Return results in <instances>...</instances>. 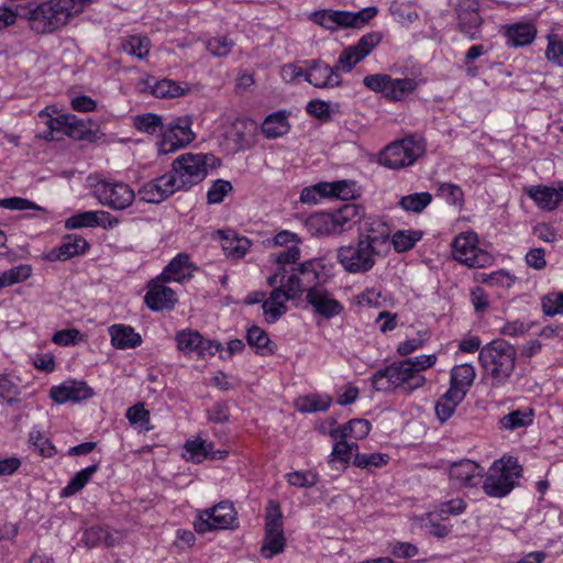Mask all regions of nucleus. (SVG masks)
Returning <instances> with one entry per match:
<instances>
[{"instance_id": "obj_1", "label": "nucleus", "mask_w": 563, "mask_h": 563, "mask_svg": "<svg viewBox=\"0 0 563 563\" xmlns=\"http://www.w3.org/2000/svg\"><path fill=\"white\" fill-rule=\"evenodd\" d=\"M221 165V159L211 153H185L172 164V170L139 189L140 199L148 203H159L179 190H189L201 183L209 168Z\"/></svg>"}, {"instance_id": "obj_2", "label": "nucleus", "mask_w": 563, "mask_h": 563, "mask_svg": "<svg viewBox=\"0 0 563 563\" xmlns=\"http://www.w3.org/2000/svg\"><path fill=\"white\" fill-rule=\"evenodd\" d=\"M516 360V349L503 339L493 340L481 349L478 361L490 388L499 389L508 383Z\"/></svg>"}, {"instance_id": "obj_3", "label": "nucleus", "mask_w": 563, "mask_h": 563, "mask_svg": "<svg viewBox=\"0 0 563 563\" xmlns=\"http://www.w3.org/2000/svg\"><path fill=\"white\" fill-rule=\"evenodd\" d=\"M92 0H51L37 4L33 31L48 34L66 25L69 20L81 13L85 5Z\"/></svg>"}, {"instance_id": "obj_4", "label": "nucleus", "mask_w": 563, "mask_h": 563, "mask_svg": "<svg viewBox=\"0 0 563 563\" xmlns=\"http://www.w3.org/2000/svg\"><path fill=\"white\" fill-rule=\"evenodd\" d=\"M371 382L373 389L376 391L389 394L400 389L404 394L410 395L426 384V377L421 374H415L412 368L406 365L402 360L376 371L372 375Z\"/></svg>"}, {"instance_id": "obj_5", "label": "nucleus", "mask_w": 563, "mask_h": 563, "mask_svg": "<svg viewBox=\"0 0 563 563\" xmlns=\"http://www.w3.org/2000/svg\"><path fill=\"white\" fill-rule=\"evenodd\" d=\"M384 257L385 255L360 235L355 242L338 247L335 256L338 263L349 274L368 273Z\"/></svg>"}, {"instance_id": "obj_6", "label": "nucleus", "mask_w": 563, "mask_h": 563, "mask_svg": "<svg viewBox=\"0 0 563 563\" xmlns=\"http://www.w3.org/2000/svg\"><path fill=\"white\" fill-rule=\"evenodd\" d=\"M522 475L518 459L504 456L493 463L483 484L484 492L495 498L508 495Z\"/></svg>"}, {"instance_id": "obj_7", "label": "nucleus", "mask_w": 563, "mask_h": 563, "mask_svg": "<svg viewBox=\"0 0 563 563\" xmlns=\"http://www.w3.org/2000/svg\"><path fill=\"white\" fill-rule=\"evenodd\" d=\"M426 141L420 135H410L387 145L379 154V163L391 169H399L412 165L423 156Z\"/></svg>"}, {"instance_id": "obj_8", "label": "nucleus", "mask_w": 563, "mask_h": 563, "mask_svg": "<svg viewBox=\"0 0 563 563\" xmlns=\"http://www.w3.org/2000/svg\"><path fill=\"white\" fill-rule=\"evenodd\" d=\"M286 547L284 534L283 514L276 500H269L265 516V538L261 547L263 558L269 560L282 553Z\"/></svg>"}, {"instance_id": "obj_9", "label": "nucleus", "mask_w": 563, "mask_h": 563, "mask_svg": "<svg viewBox=\"0 0 563 563\" xmlns=\"http://www.w3.org/2000/svg\"><path fill=\"white\" fill-rule=\"evenodd\" d=\"M236 520V511L229 501H220L216 506L201 510L194 521L197 533L203 534L213 530L232 529Z\"/></svg>"}, {"instance_id": "obj_10", "label": "nucleus", "mask_w": 563, "mask_h": 563, "mask_svg": "<svg viewBox=\"0 0 563 563\" xmlns=\"http://www.w3.org/2000/svg\"><path fill=\"white\" fill-rule=\"evenodd\" d=\"M283 71L289 74L291 78L303 76L309 84L318 88L338 87L341 85V78L335 68L321 60H312L306 70L289 65L285 66Z\"/></svg>"}, {"instance_id": "obj_11", "label": "nucleus", "mask_w": 563, "mask_h": 563, "mask_svg": "<svg viewBox=\"0 0 563 563\" xmlns=\"http://www.w3.org/2000/svg\"><path fill=\"white\" fill-rule=\"evenodd\" d=\"M96 196L99 202L113 210H124L135 198L134 190L120 181L101 180L96 185Z\"/></svg>"}, {"instance_id": "obj_12", "label": "nucleus", "mask_w": 563, "mask_h": 563, "mask_svg": "<svg viewBox=\"0 0 563 563\" xmlns=\"http://www.w3.org/2000/svg\"><path fill=\"white\" fill-rule=\"evenodd\" d=\"M476 243L477 236L474 233H461L452 242L453 257L470 267L485 266L489 256Z\"/></svg>"}, {"instance_id": "obj_13", "label": "nucleus", "mask_w": 563, "mask_h": 563, "mask_svg": "<svg viewBox=\"0 0 563 563\" xmlns=\"http://www.w3.org/2000/svg\"><path fill=\"white\" fill-rule=\"evenodd\" d=\"M194 140L191 120L189 117H180L165 124L159 150L164 153L184 147Z\"/></svg>"}, {"instance_id": "obj_14", "label": "nucleus", "mask_w": 563, "mask_h": 563, "mask_svg": "<svg viewBox=\"0 0 563 563\" xmlns=\"http://www.w3.org/2000/svg\"><path fill=\"white\" fill-rule=\"evenodd\" d=\"M358 235L385 256L390 250V228L379 219L365 221L363 228H358Z\"/></svg>"}, {"instance_id": "obj_15", "label": "nucleus", "mask_w": 563, "mask_h": 563, "mask_svg": "<svg viewBox=\"0 0 563 563\" xmlns=\"http://www.w3.org/2000/svg\"><path fill=\"white\" fill-rule=\"evenodd\" d=\"M93 396V390L82 380H66L49 389V397L57 404L82 401Z\"/></svg>"}, {"instance_id": "obj_16", "label": "nucleus", "mask_w": 563, "mask_h": 563, "mask_svg": "<svg viewBox=\"0 0 563 563\" xmlns=\"http://www.w3.org/2000/svg\"><path fill=\"white\" fill-rule=\"evenodd\" d=\"M164 283L165 282L158 277L148 284V290L144 297V301L151 310H170L177 301L176 292L165 286Z\"/></svg>"}, {"instance_id": "obj_17", "label": "nucleus", "mask_w": 563, "mask_h": 563, "mask_svg": "<svg viewBox=\"0 0 563 563\" xmlns=\"http://www.w3.org/2000/svg\"><path fill=\"white\" fill-rule=\"evenodd\" d=\"M484 468L471 460H461L451 464L449 476L460 486L476 487L483 478Z\"/></svg>"}, {"instance_id": "obj_18", "label": "nucleus", "mask_w": 563, "mask_h": 563, "mask_svg": "<svg viewBox=\"0 0 563 563\" xmlns=\"http://www.w3.org/2000/svg\"><path fill=\"white\" fill-rule=\"evenodd\" d=\"M306 300L318 314L327 319L340 314L343 310V306L323 288L308 289Z\"/></svg>"}, {"instance_id": "obj_19", "label": "nucleus", "mask_w": 563, "mask_h": 563, "mask_svg": "<svg viewBox=\"0 0 563 563\" xmlns=\"http://www.w3.org/2000/svg\"><path fill=\"white\" fill-rule=\"evenodd\" d=\"M89 243L80 235L69 234L64 238L60 245L51 251L47 258L51 261H67L76 255L84 254Z\"/></svg>"}, {"instance_id": "obj_20", "label": "nucleus", "mask_w": 563, "mask_h": 563, "mask_svg": "<svg viewBox=\"0 0 563 563\" xmlns=\"http://www.w3.org/2000/svg\"><path fill=\"white\" fill-rule=\"evenodd\" d=\"M145 87L156 98H177L184 96L189 88H184L179 82L163 78L156 79L150 77L145 81Z\"/></svg>"}, {"instance_id": "obj_21", "label": "nucleus", "mask_w": 563, "mask_h": 563, "mask_svg": "<svg viewBox=\"0 0 563 563\" xmlns=\"http://www.w3.org/2000/svg\"><path fill=\"white\" fill-rule=\"evenodd\" d=\"M37 4L34 1H29L25 4H16L12 8H0V29L7 27L15 23L16 18L26 19L30 22V27L33 30V22Z\"/></svg>"}, {"instance_id": "obj_22", "label": "nucleus", "mask_w": 563, "mask_h": 563, "mask_svg": "<svg viewBox=\"0 0 563 563\" xmlns=\"http://www.w3.org/2000/svg\"><path fill=\"white\" fill-rule=\"evenodd\" d=\"M332 213L339 234L351 230L353 225L358 223L364 217L363 208L355 203H344Z\"/></svg>"}, {"instance_id": "obj_23", "label": "nucleus", "mask_w": 563, "mask_h": 563, "mask_svg": "<svg viewBox=\"0 0 563 563\" xmlns=\"http://www.w3.org/2000/svg\"><path fill=\"white\" fill-rule=\"evenodd\" d=\"M48 111L49 108L47 107L38 113L40 118L45 119V124L47 126V130L43 133V139L47 141L60 140L62 135H67L70 114L67 113L52 117Z\"/></svg>"}, {"instance_id": "obj_24", "label": "nucleus", "mask_w": 563, "mask_h": 563, "mask_svg": "<svg viewBox=\"0 0 563 563\" xmlns=\"http://www.w3.org/2000/svg\"><path fill=\"white\" fill-rule=\"evenodd\" d=\"M526 192L543 210H553L561 202V192L553 187L531 186L526 189Z\"/></svg>"}, {"instance_id": "obj_25", "label": "nucleus", "mask_w": 563, "mask_h": 563, "mask_svg": "<svg viewBox=\"0 0 563 563\" xmlns=\"http://www.w3.org/2000/svg\"><path fill=\"white\" fill-rule=\"evenodd\" d=\"M111 342L117 349L125 350L139 346L142 338L133 328L124 324H114L110 328Z\"/></svg>"}, {"instance_id": "obj_26", "label": "nucleus", "mask_w": 563, "mask_h": 563, "mask_svg": "<svg viewBox=\"0 0 563 563\" xmlns=\"http://www.w3.org/2000/svg\"><path fill=\"white\" fill-rule=\"evenodd\" d=\"M537 30L531 23H516L506 30L507 45L512 47L526 46L533 42Z\"/></svg>"}, {"instance_id": "obj_27", "label": "nucleus", "mask_w": 563, "mask_h": 563, "mask_svg": "<svg viewBox=\"0 0 563 563\" xmlns=\"http://www.w3.org/2000/svg\"><path fill=\"white\" fill-rule=\"evenodd\" d=\"M459 29L470 40L477 38L479 26L482 25V18L478 10L475 8L460 7L457 12Z\"/></svg>"}, {"instance_id": "obj_28", "label": "nucleus", "mask_w": 563, "mask_h": 563, "mask_svg": "<svg viewBox=\"0 0 563 563\" xmlns=\"http://www.w3.org/2000/svg\"><path fill=\"white\" fill-rule=\"evenodd\" d=\"M354 183L347 180H338L333 183H320L316 185L319 198L335 197L341 200L354 198Z\"/></svg>"}, {"instance_id": "obj_29", "label": "nucleus", "mask_w": 563, "mask_h": 563, "mask_svg": "<svg viewBox=\"0 0 563 563\" xmlns=\"http://www.w3.org/2000/svg\"><path fill=\"white\" fill-rule=\"evenodd\" d=\"M247 344L255 349V353L261 356H268L275 353V345L272 343L265 330L257 325L247 329Z\"/></svg>"}, {"instance_id": "obj_30", "label": "nucleus", "mask_w": 563, "mask_h": 563, "mask_svg": "<svg viewBox=\"0 0 563 563\" xmlns=\"http://www.w3.org/2000/svg\"><path fill=\"white\" fill-rule=\"evenodd\" d=\"M288 131L287 115L280 111L269 114L262 124V132L267 139H277Z\"/></svg>"}, {"instance_id": "obj_31", "label": "nucleus", "mask_w": 563, "mask_h": 563, "mask_svg": "<svg viewBox=\"0 0 563 563\" xmlns=\"http://www.w3.org/2000/svg\"><path fill=\"white\" fill-rule=\"evenodd\" d=\"M189 268V256L187 254H178L165 267L161 274L163 282H181L187 275Z\"/></svg>"}, {"instance_id": "obj_32", "label": "nucleus", "mask_w": 563, "mask_h": 563, "mask_svg": "<svg viewBox=\"0 0 563 563\" xmlns=\"http://www.w3.org/2000/svg\"><path fill=\"white\" fill-rule=\"evenodd\" d=\"M307 225L313 234L330 235L339 234L332 212H320L312 214L307 220Z\"/></svg>"}, {"instance_id": "obj_33", "label": "nucleus", "mask_w": 563, "mask_h": 563, "mask_svg": "<svg viewBox=\"0 0 563 563\" xmlns=\"http://www.w3.org/2000/svg\"><path fill=\"white\" fill-rule=\"evenodd\" d=\"M185 451L188 454L187 460L194 463H200L203 460H214L213 444L201 439L190 440L185 443Z\"/></svg>"}, {"instance_id": "obj_34", "label": "nucleus", "mask_w": 563, "mask_h": 563, "mask_svg": "<svg viewBox=\"0 0 563 563\" xmlns=\"http://www.w3.org/2000/svg\"><path fill=\"white\" fill-rule=\"evenodd\" d=\"M533 421V410H514L499 419L501 429L514 431L516 429L530 426Z\"/></svg>"}, {"instance_id": "obj_35", "label": "nucleus", "mask_w": 563, "mask_h": 563, "mask_svg": "<svg viewBox=\"0 0 563 563\" xmlns=\"http://www.w3.org/2000/svg\"><path fill=\"white\" fill-rule=\"evenodd\" d=\"M219 234L223 241L222 249L228 255L234 258H241L246 254L250 246L249 239L236 238L231 231H219Z\"/></svg>"}, {"instance_id": "obj_36", "label": "nucleus", "mask_w": 563, "mask_h": 563, "mask_svg": "<svg viewBox=\"0 0 563 563\" xmlns=\"http://www.w3.org/2000/svg\"><path fill=\"white\" fill-rule=\"evenodd\" d=\"M99 465L92 464L79 472H77L68 482L67 486L63 488L62 496L69 497L81 490L90 481L92 475L98 471Z\"/></svg>"}, {"instance_id": "obj_37", "label": "nucleus", "mask_w": 563, "mask_h": 563, "mask_svg": "<svg viewBox=\"0 0 563 563\" xmlns=\"http://www.w3.org/2000/svg\"><path fill=\"white\" fill-rule=\"evenodd\" d=\"M332 398L328 395H308L296 401V407L301 412L325 411L330 408Z\"/></svg>"}, {"instance_id": "obj_38", "label": "nucleus", "mask_w": 563, "mask_h": 563, "mask_svg": "<svg viewBox=\"0 0 563 563\" xmlns=\"http://www.w3.org/2000/svg\"><path fill=\"white\" fill-rule=\"evenodd\" d=\"M311 20L324 29L335 31L344 27V11L320 10L311 14Z\"/></svg>"}, {"instance_id": "obj_39", "label": "nucleus", "mask_w": 563, "mask_h": 563, "mask_svg": "<svg viewBox=\"0 0 563 563\" xmlns=\"http://www.w3.org/2000/svg\"><path fill=\"white\" fill-rule=\"evenodd\" d=\"M150 40L146 36L131 35L122 41V49L129 55L144 58L150 53Z\"/></svg>"}, {"instance_id": "obj_40", "label": "nucleus", "mask_w": 563, "mask_h": 563, "mask_svg": "<svg viewBox=\"0 0 563 563\" xmlns=\"http://www.w3.org/2000/svg\"><path fill=\"white\" fill-rule=\"evenodd\" d=\"M135 128L148 134H164L165 124L162 117L154 113H145L134 118Z\"/></svg>"}, {"instance_id": "obj_41", "label": "nucleus", "mask_w": 563, "mask_h": 563, "mask_svg": "<svg viewBox=\"0 0 563 563\" xmlns=\"http://www.w3.org/2000/svg\"><path fill=\"white\" fill-rule=\"evenodd\" d=\"M476 372L473 365L464 363L451 369L450 382L468 390L473 385Z\"/></svg>"}, {"instance_id": "obj_42", "label": "nucleus", "mask_w": 563, "mask_h": 563, "mask_svg": "<svg viewBox=\"0 0 563 563\" xmlns=\"http://www.w3.org/2000/svg\"><path fill=\"white\" fill-rule=\"evenodd\" d=\"M432 201V196L429 192H415L404 196L399 200V206L413 213L422 212Z\"/></svg>"}, {"instance_id": "obj_43", "label": "nucleus", "mask_w": 563, "mask_h": 563, "mask_svg": "<svg viewBox=\"0 0 563 563\" xmlns=\"http://www.w3.org/2000/svg\"><path fill=\"white\" fill-rule=\"evenodd\" d=\"M176 341L178 349L185 354L195 352L198 355L202 335L195 330H184L176 334Z\"/></svg>"}, {"instance_id": "obj_44", "label": "nucleus", "mask_w": 563, "mask_h": 563, "mask_svg": "<svg viewBox=\"0 0 563 563\" xmlns=\"http://www.w3.org/2000/svg\"><path fill=\"white\" fill-rule=\"evenodd\" d=\"M90 125V121H85L82 119H78L75 114H70L67 135L75 140L92 141L95 132Z\"/></svg>"}, {"instance_id": "obj_45", "label": "nucleus", "mask_w": 563, "mask_h": 563, "mask_svg": "<svg viewBox=\"0 0 563 563\" xmlns=\"http://www.w3.org/2000/svg\"><path fill=\"white\" fill-rule=\"evenodd\" d=\"M422 238V233L419 231H397L390 239V243L394 245L397 252H407L411 250L416 243Z\"/></svg>"}, {"instance_id": "obj_46", "label": "nucleus", "mask_w": 563, "mask_h": 563, "mask_svg": "<svg viewBox=\"0 0 563 563\" xmlns=\"http://www.w3.org/2000/svg\"><path fill=\"white\" fill-rule=\"evenodd\" d=\"M377 14L376 7H367L357 12L344 11V27L360 29Z\"/></svg>"}, {"instance_id": "obj_47", "label": "nucleus", "mask_w": 563, "mask_h": 563, "mask_svg": "<svg viewBox=\"0 0 563 563\" xmlns=\"http://www.w3.org/2000/svg\"><path fill=\"white\" fill-rule=\"evenodd\" d=\"M417 87V84L411 78H391L389 84V90L387 92V99L389 100H401L405 96L412 92Z\"/></svg>"}, {"instance_id": "obj_48", "label": "nucleus", "mask_w": 563, "mask_h": 563, "mask_svg": "<svg viewBox=\"0 0 563 563\" xmlns=\"http://www.w3.org/2000/svg\"><path fill=\"white\" fill-rule=\"evenodd\" d=\"M387 462L388 455L382 453H355L353 465L360 468H366L368 471H372L373 468H378L382 467L383 465H386Z\"/></svg>"}, {"instance_id": "obj_49", "label": "nucleus", "mask_w": 563, "mask_h": 563, "mask_svg": "<svg viewBox=\"0 0 563 563\" xmlns=\"http://www.w3.org/2000/svg\"><path fill=\"white\" fill-rule=\"evenodd\" d=\"M65 227L67 229L96 228L98 227L97 211H84L66 219Z\"/></svg>"}, {"instance_id": "obj_50", "label": "nucleus", "mask_w": 563, "mask_h": 563, "mask_svg": "<svg viewBox=\"0 0 563 563\" xmlns=\"http://www.w3.org/2000/svg\"><path fill=\"white\" fill-rule=\"evenodd\" d=\"M233 190V186L229 180L217 179L212 183L207 192V202L209 205H218L224 200V197Z\"/></svg>"}, {"instance_id": "obj_51", "label": "nucleus", "mask_w": 563, "mask_h": 563, "mask_svg": "<svg viewBox=\"0 0 563 563\" xmlns=\"http://www.w3.org/2000/svg\"><path fill=\"white\" fill-rule=\"evenodd\" d=\"M32 269L29 265H19L5 271L0 276L2 288L21 283L31 276Z\"/></svg>"}, {"instance_id": "obj_52", "label": "nucleus", "mask_w": 563, "mask_h": 563, "mask_svg": "<svg viewBox=\"0 0 563 563\" xmlns=\"http://www.w3.org/2000/svg\"><path fill=\"white\" fill-rule=\"evenodd\" d=\"M126 418L132 424H139L141 429L150 431L153 427L150 424V411L144 408L143 404H136L126 411Z\"/></svg>"}, {"instance_id": "obj_53", "label": "nucleus", "mask_w": 563, "mask_h": 563, "mask_svg": "<svg viewBox=\"0 0 563 563\" xmlns=\"http://www.w3.org/2000/svg\"><path fill=\"white\" fill-rule=\"evenodd\" d=\"M437 195L453 206H462L464 200V194L461 187L451 183L441 184Z\"/></svg>"}, {"instance_id": "obj_54", "label": "nucleus", "mask_w": 563, "mask_h": 563, "mask_svg": "<svg viewBox=\"0 0 563 563\" xmlns=\"http://www.w3.org/2000/svg\"><path fill=\"white\" fill-rule=\"evenodd\" d=\"M363 58L358 55L352 46H349L342 51L339 56L336 64L333 66L336 70H342L344 73L351 71L357 63H360Z\"/></svg>"}, {"instance_id": "obj_55", "label": "nucleus", "mask_w": 563, "mask_h": 563, "mask_svg": "<svg viewBox=\"0 0 563 563\" xmlns=\"http://www.w3.org/2000/svg\"><path fill=\"white\" fill-rule=\"evenodd\" d=\"M391 82V77L386 74H374L367 75L363 79V84L366 88L372 91L380 92L387 98V92L389 90V84Z\"/></svg>"}, {"instance_id": "obj_56", "label": "nucleus", "mask_w": 563, "mask_h": 563, "mask_svg": "<svg viewBox=\"0 0 563 563\" xmlns=\"http://www.w3.org/2000/svg\"><path fill=\"white\" fill-rule=\"evenodd\" d=\"M382 34L378 32H371L363 35L355 45L352 47L358 52V55L364 59L380 43Z\"/></svg>"}, {"instance_id": "obj_57", "label": "nucleus", "mask_w": 563, "mask_h": 563, "mask_svg": "<svg viewBox=\"0 0 563 563\" xmlns=\"http://www.w3.org/2000/svg\"><path fill=\"white\" fill-rule=\"evenodd\" d=\"M287 482L295 487L311 488L318 483V475L308 471H295L286 475Z\"/></svg>"}, {"instance_id": "obj_58", "label": "nucleus", "mask_w": 563, "mask_h": 563, "mask_svg": "<svg viewBox=\"0 0 563 563\" xmlns=\"http://www.w3.org/2000/svg\"><path fill=\"white\" fill-rule=\"evenodd\" d=\"M207 419L211 423L224 424L230 421V407L227 401H217L207 409Z\"/></svg>"}, {"instance_id": "obj_59", "label": "nucleus", "mask_w": 563, "mask_h": 563, "mask_svg": "<svg viewBox=\"0 0 563 563\" xmlns=\"http://www.w3.org/2000/svg\"><path fill=\"white\" fill-rule=\"evenodd\" d=\"M30 442L35 446L40 454L45 457H51L56 453L54 445L44 437L41 430L33 429L30 432Z\"/></svg>"}, {"instance_id": "obj_60", "label": "nucleus", "mask_w": 563, "mask_h": 563, "mask_svg": "<svg viewBox=\"0 0 563 563\" xmlns=\"http://www.w3.org/2000/svg\"><path fill=\"white\" fill-rule=\"evenodd\" d=\"M18 389L7 376H0V405H13L19 401Z\"/></svg>"}, {"instance_id": "obj_61", "label": "nucleus", "mask_w": 563, "mask_h": 563, "mask_svg": "<svg viewBox=\"0 0 563 563\" xmlns=\"http://www.w3.org/2000/svg\"><path fill=\"white\" fill-rule=\"evenodd\" d=\"M542 310L547 316L563 313V292H552L542 298Z\"/></svg>"}, {"instance_id": "obj_62", "label": "nucleus", "mask_w": 563, "mask_h": 563, "mask_svg": "<svg viewBox=\"0 0 563 563\" xmlns=\"http://www.w3.org/2000/svg\"><path fill=\"white\" fill-rule=\"evenodd\" d=\"M233 47V42L227 37H213L207 42V49L217 57L227 56Z\"/></svg>"}, {"instance_id": "obj_63", "label": "nucleus", "mask_w": 563, "mask_h": 563, "mask_svg": "<svg viewBox=\"0 0 563 563\" xmlns=\"http://www.w3.org/2000/svg\"><path fill=\"white\" fill-rule=\"evenodd\" d=\"M394 19L400 23H412L418 19L416 10L404 3H394L390 7Z\"/></svg>"}, {"instance_id": "obj_64", "label": "nucleus", "mask_w": 563, "mask_h": 563, "mask_svg": "<svg viewBox=\"0 0 563 563\" xmlns=\"http://www.w3.org/2000/svg\"><path fill=\"white\" fill-rule=\"evenodd\" d=\"M404 361L406 365L412 368L415 374H420V372L428 369L435 364L437 356L434 354L418 355L413 357H408Z\"/></svg>"}]
</instances>
